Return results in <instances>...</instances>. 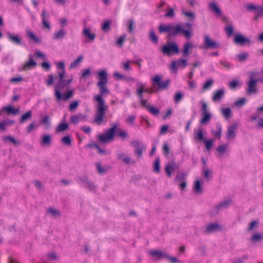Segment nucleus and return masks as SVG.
<instances>
[{"instance_id":"32","label":"nucleus","mask_w":263,"mask_h":263,"mask_svg":"<svg viewBox=\"0 0 263 263\" xmlns=\"http://www.w3.org/2000/svg\"><path fill=\"white\" fill-rule=\"evenodd\" d=\"M149 38L151 41L153 43L156 44H158V37L155 34V31L153 29L151 30L149 32Z\"/></svg>"},{"instance_id":"24","label":"nucleus","mask_w":263,"mask_h":263,"mask_svg":"<svg viewBox=\"0 0 263 263\" xmlns=\"http://www.w3.org/2000/svg\"><path fill=\"white\" fill-rule=\"evenodd\" d=\"M3 110L8 113V114H12V115H16L19 112V109L18 108H14L12 107L9 106H5L3 108Z\"/></svg>"},{"instance_id":"23","label":"nucleus","mask_w":263,"mask_h":263,"mask_svg":"<svg viewBox=\"0 0 263 263\" xmlns=\"http://www.w3.org/2000/svg\"><path fill=\"white\" fill-rule=\"evenodd\" d=\"M32 115V112L31 110H28L25 114H24L20 119V123H23L28 120L31 119Z\"/></svg>"},{"instance_id":"49","label":"nucleus","mask_w":263,"mask_h":263,"mask_svg":"<svg viewBox=\"0 0 263 263\" xmlns=\"http://www.w3.org/2000/svg\"><path fill=\"white\" fill-rule=\"evenodd\" d=\"M196 139L199 141H204L205 139L203 138V134L202 129H198L196 134Z\"/></svg>"},{"instance_id":"35","label":"nucleus","mask_w":263,"mask_h":263,"mask_svg":"<svg viewBox=\"0 0 263 263\" xmlns=\"http://www.w3.org/2000/svg\"><path fill=\"white\" fill-rule=\"evenodd\" d=\"M221 113L226 119H229L232 116V111L229 107L222 108Z\"/></svg>"},{"instance_id":"43","label":"nucleus","mask_w":263,"mask_h":263,"mask_svg":"<svg viewBox=\"0 0 263 263\" xmlns=\"http://www.w3.org/2000/svg\"><path fill=\"white\" fill-rule=\"evenodd\" d=\"M48 79L46 81V84L47 86H51L53 84L54 80L57 77H54L53 74H50L47 76Z\"/></svg>"},{"instance_id":"29","label":"nucleus","mask_w":263,"mask_h":263,"mask_svg":"<svg viewBox=\"0 0 263 263\" xmlns=\"http://www.w3.org/2000/svg\"><path fill=\"white\" fill-rule=\"evenodd\" d=\"M83 59V57L82 55H80L78 58L74 60L73 62H72L70 66V69H73L78 66L82 61Z\"/></svg>"},{"instance_id":"60","label":"nucleus","mask_w":263,"mask_h":263,"mask_svg":"<svg viewBox=\"0 0 263 263\" xmlns=\"http://www.w3.org/2000/svg\"><path fill=\"white\" fill-rule=\"evenodd\" d=\"M182 13L186 16L192 18L194 19L195 18V14L191 11H185L184 10H182Z\"/></svg>"},{"instance_id":"12","label":"nucleus","mask_w":263,"mask_h":263,"mask_svg":"<svg viewBox=\"0 0 263 263\" xmlns=\"http://www.w3.org/2000/svg\"><path fill=\"white\" fill-rule=\"evenodd\" d=\"M234 42L235 44L240 45H243L245 44L250 45L251 43L250 39L244 37L241 34H237L234 37Z\"/></svg>"},{"instance_id":"21","label":"nucleus","mask_w":263,"mask_h":263,"mask_svg":"<svg viewBox=\"0 0 263 263\" xmlns=\"http://www.w3.org/2000/svg\"><path fill=\"white\" fill-rule=\"evenodd\" d=\"M8 37L13 43L19 45H22V40L18 35H13L11 33H8Z\"/></svg>"},{"instance_id":"46","label":"nucleus","mask_w":263,"mask_h":263,"mask_svg":"<svg viewBox=\"0 0 263 263\" xmlns=\"http://www.w3.org/2000/svg\"><path fill=\"white\" fill-rule=\"evenodd\" d=\"M111 23V21H105L101 27L102 29L104 31H107L110 30V25Z\"/></svg>"},{"instance_id":"37","label":"nucleus","mask_w":263,"mask_h":263,"mask_svg":"<svg viewBox=\"0 0 263 263\" xmlns=\"http://www.w3.org/2000/svg\"><path fill=\"white\" fill-rule=\"evenodd\" d=\"M3 141L5 142L9 141L14 144L17 145L20 144V142L15 140V139L11 136H6L3 137Z\"/></svg>"},{"instance_id":"59","label":"nucleus","mask_w":263,"mask_h":263,"mask_svg":"<svg viewBox=\"0 0 263 263\" xmlns=\"http://www.w3.org/2000/svg\"><path fill=\"white\" fill-rule=\"evenodd\" d=\"M175 180L176 181H180L185 180V176L182 173L178 174L175 178Z\"/></svg>"},{"instance_id":"34","label":"nucleus","mask_w":263,"mask_h":263,"mask_svg":"<svg viewBox=\"0 0 263 263\" xmlns=\"http://www.w3.org/2000/svg\"><path fill=\"white\" fill-rule=\"evenodd\" d=\"M118 159L119 160L122 159L123 162L126 164H129L131 162L130 158L128 156H126L124 154H118Z\"/></svg>"},{"instance_id":"25","label":"nucleus","mask_w":263,"mask_h":263,"mask_svg":"<svg viewBox=\"0 0 263 263\" xmlns=\"http://www.w3.org/2000/svg\"><path fill=\"white\" fill-rule=\"evenodd\" d=\"M65 34V31L63 28H61L59 31L55 32L53 39L54 40L63 39L64 37Z\"/></svg>"},{"instance_id":"6","label":"nucleus","mask_w":263,"mask_h":263,"mask_svg":"<svg viewBox=\"0 0 263 263\" xmlns=\"http://www.w3.org/2000/svg\"><path fill=\"white\" fill-rule=\"evenodd\" d=\"M163 54L169 56L172 54H177L179 52L178 45L176 43L167 42L166 45L161 48Z\"/></svg>"},{"instance_id":"9","label":"nucleus","mask_w":263,"mask_h":263,"mask_svg":"<svg viewBox=\"0 0 263 263\" xmlns=\"http://www.w3.org/2000/svg\"><path fill=\"white\" fill-rule=\"evenodd\" d=\"M219 47L220 45L218 43L211 40L209 35H204V48L205 49H217Z\"/></svg>"},{"instance_id":"55","label":"nucleus","mask_w":263,"mask_h":263,"mask_svg":"<svg viewBox=\"0 0 263 263\" xmlns=\"http://www.w3.org/2000/svg\"><path fill=\"white\" fill-rule=\"evenodd\" d=\"M125 40V35H122L120 36L116 41V43L117 45L120 46H122L123 43Z\"/></svg>"},{"instance_id":"36","label":"nucleus","mask_w":263,"mask_h":263,"mask_svg":"<svg viewBox=\"0 0 263 263\" xmlns=\"http://www.w3.org/2000/svg\"><path fill=\"white\" fill-rule=\"evenodd\" d=\"M230 200H229L220 202L219 204H218L215 206V209L217 211H218L221 209L228 207L229 205L230 204Z\"/></svg>"},{"instance_id":"56","label":"nucleus","mask_w":263,"mask_h":263,"mask_svg":"<svg viewBox=\"0 0 263 263\" xmlns=\"http://www.w3.org/2000/svg\"><path fill=\"white\" fill-rule=\"evenodd\" d=\"M175 16V13L173 8H170L169 10L165 14L166 17H173Z\"/></svg>"},{"instance_id":"27","label":"nucleus","mask_w":263,"mask_h":263,"mask_svg":"<svg viewBox=\"0 0 263 263\" xmlns=\"http://www.w3.org/2000/svg\"><path fill=\"white\" fill-rule=\"evenodd\" d=\"M202 117L200 120V123L206 124L208 123L211 118V115L210 112H205L202 114Z\"/></svg>"},{"instance_id":"51","label":"nucleus","mask_w":263,"mask_h":263,"mask_svg":"<svg viewBox=\"0 0 263 263\" xmlns=\"http://www.w3.org/2000/svg\"><path fill=\"white\" fill-rule=\"evenodd\" d=\"M133 63V61L128 60L126 62L123 63V68L125 71H128L131 69L130 64Z\"/></svg>"},{"instance_id":"41","label":"nucleus","mask_w":263,"mask_h":263,"mask_svg":"<svg viewBox=\"0 0 263 263\" xmlns=\"http://www.w3.org/2000/svg\"><path fill=\"white\" fill-rule=\"evenodd\" d=\"M213 80L212 79L208 80L206 81V82L203 84L202 87V91H204L206 90L210 89V88L213 84Z\"/></svg>"},{"instance_id":"2","label":"nucleus","mask_w":263,"mask_h":263,"mask_svg":"<svg viewBox=\"0 0 263 263\" xmlns=\"http://www.w3.org/2000/svg\"><path fill=\"white\" fill-rule=\"evenodd\" d=\"M57 66L58 69V81L54 87V96L58 101H61V100L66 101L72 97L74 90H69L63 95L61 93V91L64 88L68 87L72 81V79H64L65 77V68L64 62H59Z\"/></svg>"},{"instance_id":"4","label":"nucleus","mask_w":263,"mask_h":263,"mask_svg":"<svg viewBox=\"0 0 263 263\" xmlns=\"http://www.w3.org/2000/svg\"><path fill=\"white\" fill-rule=\"evenodd\" d=\"M118 126L117 124H115L110 128L106 129L103 134L98 136V140L103 143L113 141L116 132L117 135L121 138H124L127 137L128 136L127 133L120 128H117Z\"/></svg>"},{"instance_id":"54","label":"nucleus","mask_w":263,"mask_h":263,"mask_svg":"<svg viewBox=\"0 0 263 263\" xmlns=\"http://www.w3.org/2000/svg\"><path fill=\"white\" fill-rule=\"evenodd\" d=\"M96 167L98 172L99 174H104L106 173V170L102 167L101 164L100 162H98L96 164Z\"/></svg>"},{"instance_id":"31","label":"nucleus","mask_w":263,"mask_h":263,"mask_svg":"<svg viewBox=\"0 0 263 263\" xmlns=\"http://www.w3.org/2000/svg\"><path fill=\"white\" fill-rule=\"evenodd\" d=\"M217 130L215 131H212V134L214 137L217 138L218 139H220L221 136V126L219 124L217 125Z\"/></svg>"},{"instance_id":"50","label":"nucleus","mask_w":263,"mask_h":263,"mask_svg":"<svg viewBox=\"0 0 263 263\" xmlns=\"http://www.w3.org/2000/svg\"><path fill=\"white\" fill-rule=\"evenodd\" d=\"M203 142L205 144L206 150L209 151L213 145V141L209 139H204Z\"/></svg>"},{"instance_id":"45","label":"nucleus","mask_w":263,"mask_h":263,"mask_svg":"<svg viewBox=\"0 0 263 263\" xmlns=\"http://www.w3.org/2000/svg\"><path fill=\"white\" fill-rule=\"evenodd\" d=\"M63 143L67 146H70L71 144V139L69 136H66L61 139Z\"/></svg>"},{"instance_id":"26","label":"nucleus","mask_w":263,"mask_h":263,"mask_svg":"<svg viewBox=\"0 0 263 263\" xmlns=\"http://www.w3.org/2000/svg\"><path fill=\"white\" fill-rule=\"evenodd\" d=\"M219 228V225L216 223H211L205 228V232L206 233H210Z\"/></svg>"},{"instance_id":"58","label":"nucleus","mask_w":263,"mask_h":263,"mask_svg":"<svg viewBox=\"0 0 263 263\" xmlns=\"http://www.w3.org/2000/svg\"><path fill=\"white\" fill-rule=\"evenodd\" d=\"M134 22L133 20H130L128 21V29L129 32H132L134 29Z\"/></svg>"},{"instance_id":"48","label":"nucleus","mask_w":263,"mask_h":263,"mask_svg":"<svg viewBox=\"0 0 263 263\" xmlns=\"http://www.w3.org/2000/svg\"><path fill=\"white\" fill-rule=\"evenodd\" d=\"M160 161L159 158H157L155 160L154 163V171L157 173H159L160 172Z\"/></svg>"},{"instance_id":"64","label":"nucleus","mask_w":263,"mask_h":263,"mask_svg":"<svg viewBox=\"0 0 263 263\" xmlns=\"http://www.w3.org/2000/svg\"><path fill=\"white\" fill-rule=\"evenodd\" d=\"M81 129L85 134H89L91 132V129L89 126H82Z\"/></svg>"},{"instance_id":"47","label":"nucleus","mask_w":263,"mask_h":263,"mask_svg":"<svg viewBox=\"0 0 263 263\" xmlns=\"http://www.w3.org/2000/svg\"><path fill=\"white\" fill-rule=\"evenodd\" d=\"M79 102L78 101H73L69 106L68 109L70 111H74L79 105Z\"/></svg>"},{"instance_id":"52","label":"nucleus","mask_w":263,"mask_h":263,"mask_svg":"<svg viewBox=\"0 0 263 263\" xmlns=\"http://www.w3.org/2000/svg\"><path fill=\"white\" fill-rule=\"evenodd\" d=\"M183 98V94L180 92H177L174 96V101L175 103H178Z\"/></svg>"},{"instance_id":"13","label":"nucleus","mask_w":263,"mask_h":263,"mask_svg":"<svg viewBox=\"0 0 263 263\" xmlns=\"http://www.w3.org/2000/svg\"><path fill=\"white\" fill-rule=\"evenodd\" d=\"M237 129V125L234 124L229 126L226 133V137L228 140H232L236 136V132Z\"/></svg>"},{"instance_id":"7","label":"nucleus","mask_w":263,"mask_h":263,"mask_svg":"<svg viewBox=\"0 0 263 263\" xmlns=\"http://www.w3.org/2000/svg\"><path fill=\"white\" fill-rule=\"evenodd\" d=\"M258 73L257 72H252L250 73L249 76V81L247 83L248 88L247 89V92L249 95L252 93H256L258 89L257 87V83L258 81H256L254 79L255 76L258 74Z\"/></svg>"},{"instance_id":"53","label":"nucleus","mask_w":263,"mask_h":263,"mask_svg":"<svg viewBox=\"0 0 263 263\" xmlns=\"http://www.w3.org/2000/svg\"><path fill=\"white\" fill-rule=\"evenodd\" d=\"M248 57V53H242L239 54L237 55L238 59L240 62L246 61L247 60Z\"/></svg>"},{"instance_id":"5","label":"nucleus","mask_w":263,"mask_h":263,"mask_svg":"<svg viewBox=\"0 0 263 263\" xmlns=\"http://www.w3.org/2000/svg\"><path fill=\"white\" fill-rule=\"evenodd\" d=\"M170 80L161 81V78L159 75L154 76L152 79V86L149 89H144V92L147 93L157 92L159 89H165L167 88Z\"/></svg>"},{"instance_id":"11","label":"nucleus","mask_w":263,"mask_h":263,"mask_svg":"<svg viewBox=\"0 0 263 263\" xmlns=\"http://www.w3.org/2000/svg\"><path fill=\"white\" fill-rule=\"evenodd\" d=\"M82 34L83 37L87 39V41L90 43L93 42L96 36V34L92 32L90 28L87 27L83 29Z\"/></svg>"},{"instance_id":"1","label":"nucleus","mask_w":263,"mask_h":263,"mask_svg":"<svg viewBox=\"0 0 263 263\" xmlns=\"http://www.w3.org/2000/svg\"><path fill=\"white\" fill-rule=\"evenodd\" d=\"M97 74L99 81L97 85L100 89V92L93 98V100L97 103L95 106L96 109L93 122L100 125L104 122L105 114L108 109V106L105 103L103 96L109 94V91L106 86L108 82L106 71L105 70H99Z\"/></svg>"},{"instance_id":"39","label":"nucleus","mask_w":263,"mask_h":263,"mask_svg":"<svg viewBox=\"0 0 263 263\" xmlns=\"http://www.w3.org/2000/svg\"><path fill=\"white\" fill-rule=\"evenodd\" d=\"M193 189L195 193H201L202 191L199 180H196L194 183Z\"/></svg>"},{"instance_id":"16","label":"nucleus","mask_w":263,"mask_h":263,"mask_svg":"<svg viewBox=\"0 0 263 263\" xmlns=\"http://www.w3.org/2000/svg\"><path fill=\"white\" fill-rule=\"evenodd\" d=\"M36 65V63L33 60L32 55H29V61L24 65L22 69L24 70H26L32 68Z\"/></svg>"},{"instance_id":"18","label":"nucleus","mask_w":263,"mask_h":263,"mask_svg":"<svg viewBox=\"0 0 263 263\" xmlns=\"http://www.w3.org/2000/svg\"><path fill=\"white\" fill-rule=\"evenodd\" d=\"M49 15L47 14L46 11L45 9H43L42 12V21L43 26L47 28L48 30L50 29V24L47 21Z\"/></svg>"},{"instance_id":"10","label":"nucleus","mask_w":263,"mask_h":263,"mask_svg":"<svg viewBox=\"0 0 263 263\" xmlns=\"http://www.w3.org/2000/svg\"><path fill=\"white\" fill-rule=\"evenodd\" d=\"M130 144L135 148V153L137 157L140 158L142 156L143 151L145 149L143 144L138 141H133L130 142Z\"/></svg>"},{"instance_id":"17","label":"nucleus","mask_w":263,"mask_h":263,"mask_svg":"<svg viewBox=\"0 0 263 263\" xmlns=\"http://www.w3.org/2000/svg\"><path fill=\"white\" fill-rule=\"evenodd\" d=\"M148 254L152 256L155 257L157 259H161L167 257V254L162 251L149 250Z\"/></svg>"},{"instance_id":"15","label":"nucleus","mask_w":263,"mask_h":263,"mask_svg":"<svg viewBox=\"0 0 263 263\" xmlns=\"http://www.w3.org/2000/svg\"><path fill=\"white\" fill-rule=\"evenodd\" d=\"M179 166L174 161L167 164L165 166V172L167 176L170 177L172 175V172L178 168Z\"/></svg>"},{"instance_id":"28","label":"nucleus","mask_w":263,"mask_h":263,"mask_svg":"<svg viewBox=\"0 0 263 263\" xmlns=\"http://www.w3.org/2000/svg\"><path fill=\"white\" fill-rule=\"evenodd\" d=\"M228 148V144H223L221 145L220 146H218L216 148V150L218 152V153L219 154V155H218V157H220L222 155H223L227 151V149Z\"/></svg>"},{"instance_id":"33","label":"nucleus","mask_w":263,"mask_h":263,"mask_svg":"<svg viewBox=\"0 0 263 263\" xmlns=\"http://www.w3.org/2000/svg\"><path fill=\"white\" fill-rule=\"evenodd\" d=\"M14 121L11 120H4L0 122V129L5 131L6 129V127L13 124Z\"/></svg>"},{"instance_id":"40","label":"nucleus","mask_w":263,"mask_h":263,"mask_svg":"<svg viewBox=\"0 0 263 263\" xmlns=\"http://www.w3.org/2000/svg\"><path fill=\"white\" fill-rule=\"evenodd\" d=\"M51 137L49 135H43L42 139V144L49 145L51 144Z\"/></svg>"},{"instance_id":"57","label":"nucleus","mask_w":263,"mask_h":263,"mask_svg":"<svg viewBox=\"0 0 263 263\" xmlns=\"http://www.w3.org/2000/svg\"><path fill=\"white\" fill-rule=\"evenodd\" d=\"M36 127V123L34 121L32 122L27 127V133H30L32 130Z\"/></svg>"},{"instance_id":"42","label":"nucleus","mask_w":263,"mask_h":263,"mask_svg":"<svg viewBox=\"0 0 263 263\" xmlns=\"http://www.w3.org/2000/svg\"><path fill=\"white\" fill-rule=\"evenodd\" d=\"M147 109L154 116H157L160 113V111L158 108L152 106H147Z\"/></svg>"},{"instance_id":"63","label":"nucleus","mask_w":263,"mask_h":263,"mask_svg":"<svg viewBox=\"0 0 263 263\" xmlns=\"http://www.w3.org/2000/svg\"><path fill=\"white\" fill-rule=\"evenodd\" d=\"M91 73V71L89 69H85L83 70L82 73L81 74V77L83 78H85L87 76L90 75Z\"/></svg>"},{"instance_id":"30","label":"nucleus","mask_w":263,"mask_h":263,"mask_svg":"<svg viewBox=\"0 0 263 263\" xmlns=\"http://www.w3.org/2000/svg\"><path fill=\"white\" fill-rule=\"evenodd\" d=\"M26 32H27L28 36L29 37V38L31 40H32L34 43H39L41 42V40L35 35V34H34V33L32 31H31L29 30H27L26 31Z\"/></svg>"},{"instance_id":"20","label":"nucleus","mask_w":263,"mask_h":263,"mask_svg":"<svg viewBox=\"0 0 263 263\" xmlns=\"http://www.w3.org/2000/svg\"><path fill=\"white\" fill-rule=\"evenodd\" d=\"M193 47V44L190 42H187L184 44L182 49L183 56L184 57H187L190 54V52L189 50L192 49Z\"/></svg>"},{"instance_id":"14","label":"nucleus","mask_w":263,"mask_h":263,"mask_svg":"<svg viewBox=\"0 0 263 263\" xmlns=\"http://www.w3.org/2000/svg\"><path fill=\"white\" fill-rule=\"evenodd\" d=\"M86 119V116L82 114L73 115L70 117V122L74 124H78L79 122L85 121Z\"/></svg>"},{"instance_id":"44","label":"nucleus","mask_w":263,"mask_h":263,"mask_svg":"<svg viewBox=\"0 0 263 263\" xmlns=\"http://www.w3.org/2000/svg\"><path fill=\"white\" fill-rule=\"evenodd\" d=\"M224 30L227 33L228 37H230L232 36L234 29L232 25H228L225 27Z\"/></svg>"},{"instance_id":"3","label":"nucleus","mask_w":263,"mask_h":263,"mask_svg":"<svg viewBox=\"0 0 263 263\" xmlns=\"http://www.w3.org/2000/svg\"><path fill=\"white\" fill-rule=\"evenodd\" d=\"M192 25L190 23H186L181 25L178 24L174 26L173 24L160 25L159 31L160 33L167 32L170 36L182 34L186 38H190L193 35Z\"/></svg>"},{"instance_id":"22","label":"nucleus","mask_w":263,"mask_h":263,"mask_svg":"<svg viewBox=\"0 0 263 263\" xmlns=\"http://www.w3.org/2000/svg\"><path fill=\"white\" fill-rule=\"evenodd\" d=\"M209 9L214 12L216 15L218 16H220L221 14V12L220 9L219 8L218 6L215 3L213 2L209 4Z\"/></svg>"},{"instance_id":"38","label":"nucleus","mask_w":263,"mask_h":263,"mask_svg":"<svg viewBox=\"0 0 263 263\" xmlns=\"http://www.w3.org/2000/svg\"><path fill=\"white\" fill-rule=\"evenodd\" d=\"M68 127V124L66 123L60 124L55 129L57 133L62 132L66 130Z\"/></svg>"},{"instance_id":"19","label":"nucleus","mask_w":263,"mask_h":263,"mask_svg":"<svg viewBox=\"0 0 263 263\" xmlns=\"http://www.w3.org/2000/svg\"><path fill=\"white\" fill-rule=\"evenodd\" d=\"M224 91L223 89H220L217 90L213 95L212 100L214 102H219L223 97Z\"/></svg>"},{"instance_id":"61","label":"nucleus","mask_w":263,"mask_h":263,"mask_svg":"<svg viewBox=\"0 0 263 263\" xmlns=\"http://www.w3.org/2000/svg\"><path fill=\"white\" fill-rule=\"evenodd\" d=\"M48 212L53 216L60 215L59 212L57 210H56V209L53 208H49L48 209Z\"/></svg>"},{"instance_id":"8","label":"nucleus","mask_w":263,"mask_h":263,"mask_svg":"<svg viewBox=\"0 0 263 263\" xmlns=\"http://www.w3.org/2000/svg\"><path fill=\"white\" fill-rule=\"evenodd\" d=\"M187 65V60L183 59H179L177 60L173 61L170 66V69L172 71L176 73L178 69L184 68Z\"/></svg>"},{"instance_id":"62","label":"nucleus","mask_w":263,"mask_h":263,"mask_svg":"<svg viewBox=\"0 0 263 263\" xmlns=\"http://www.w3.org/2000/svg\"><path fill=\"white\" fill-rule=\"evenodd\" d=\"M136 120L135 115H130L126 119V122L130 124H133Z\"/></svg>"}]
</instances>
